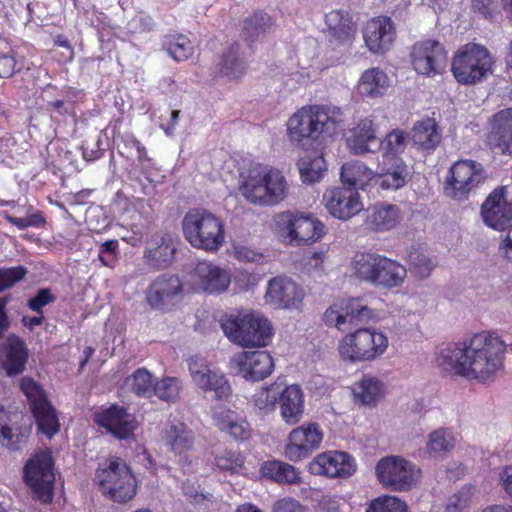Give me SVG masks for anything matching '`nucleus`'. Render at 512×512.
<instances>
[{"instance_id": "f257e3e1", "label": "nucleus", "mask_w": 512, "mask_h": 512, "mask_svg": "<svg viewBox=\"0 0 512 512\" xmlns=\"http://www.w3.org/2000/svg\"><path fill=\"white\" fill-rule=\"evenodd\" d=\"M506 345L498 336L485 332L462 343H449L438 354L445 372L485 383L503 368Z\"/></svg>"}, {"instance_id": "f03ea898", "label": "nucleus", "mask_w": 512, "mask_h": 512, "mask_svg": "<svg viewBox=\"0 0 512 512\" xmlns=\"http://www.w3.org/2000/svg\"><path fill=\"white\" fill-rule=\"evenodd\" d=\"M344 124V112L332 104L305 105L294 112L287 121L289 141L304 148L324 139L332 137Z\"/></svg>"}, {"instance_id": "7ed1b4c3", "label": "nucleus", "mask_w": 512, "mask_h": 512, "mask_svg": "<svg viewBox=\"0 0 512 512\" xmlns=\"http://www.w3.org/2000/svg\"><path fill=\"white\" fill-rule=\"evenodd\" d=\"M239 190L249 203L268 207L287 198L289 185L279 169L257 163L241 173Z\"/></svg>"}, {"instance_id": "20e7f679", "label": "nucleus", "mask_w": 512, "mask_h": 512, "mask_svg": "<svg viewBox=\"0 0 512 512\" xmlns=\"http://www.w3.org/2000/svg\"><path fill=\"white\" fill-rule=\"evenodd\" d=\"M93 482L114 503L127 504L137 495L136 477L127 462L118 456H110L98 466Z\"/></svg>"}, {"instance_id": "39448f33", "label": "nucleus", "mask_w": 512, "mask_h": 512, "mask_svg": "<svg viewBox=\"0 0 512 512\" xmlns=\"http://www.w3.org/2000/svg\"><path fill=\"white\" fill-rule=\"evenodd\" d=\"M185 240L194 248L214 253L225 242L222 220L209 210L193 208L186 212L182 220Z\"/></svg>"}, {"instance_id": "423d86ee", "label": "nucleus", "mask_w": 512, "mask_h": 512, "mask_svg": "<svg viewBox=\"0 0 512 512\" xmlns=\"http://www.w3.org/2000/svg\"><path fill=\"white\" fill-rule=\"evenodd\" d=\"M221 328L231 342L248 348L265 347L274 335L271 322L253 312L227 317Z\"/></svg>"}, {"instance_id": "0eeeda50", "label": "nucleus", "mask_w": 512, "mask_h": 512, "mask_svg": "<svg viewBox=\"0 0 512 512\" xmlns=\"http://www.w3.org/2000/svg\"><path fill=\"white\" fill-rule=\"evenodd\" d=\"M493 63V57L485 46L467 43L454 54L451 72L459 84L474 86L492 73Z\"/></svg>"}, {"instance_id": "6e6552de", "label": "nucleus", "mask_w": 512, "mask_h": 512, "mask_svg": "<svg viewBox=\"0 0 512 512\" xmlns=\"http://www.w3.org/2000/svg\"><path fill=\"white\" fill-rule=\"evenodd\" d=\"M275 224L282 240L292 246H309L325 235V225L310 213L283 211L275 216Z\"/></svg>"}, {"instance_id": "1a4fd4ad", "label": "nucleus", "mask_w": 512, "mask_h": 512, "mask_svg": "<svg viewBox=\"0 0 512 512\" xmlns=\"http://www.w3.org/2000/svg\"><path fill=\"white\" fill-rule=\"evenodd\" d=\"M55 461L51 450L35 452L23 468V480L30 489L33 499L50 504L54 498Z\"/></svg>"}, {"instance_id": "9d476101", "label": "nucleus", "mask_w": 512, "mask_h": 512, "mask_svg": "<svg viewBox=\"0 0 512 512\" xmlns=\"http://www.w3.org/2000/svg\"><path fill=\"white\" fill-rule=\"evenodd\" d=\"M387 336L374 329L359 328L346 334L339 343L340 356L350 362L373 361L387 350Z\"/></svg>"}, {"instance_id": "9b49d317", "label": "nucleus", "mask_w": 512, "mask_h": 512, "mask_svg": "<svg viewBox=\"0 0 512 512\" xmlns=\"http://www.w3.org/2000/svg\"><path fill=\"white\" fill-rule=\"evenodd\" d=\"M485 173L480 163L470 159L458 160L449 169L444 189L454 200L468 199L480 184L485 181Z\"/></svg>"}, {"instance_id": "f8f14e48", "label": "nucleus", "mask_w": 512, "mask_h": 512, "mask_svg": "<svg viewBox=\"0 0 512 512\" xmlns=\"http://www.w3.org/2000/svg\"><path fill=\"white\" fill-rule=\"evenodd\" d=\"M188 370L192 382L213 401L229 402L232 397V386L226 375L217 369H211L203 360L190 358Z\"/></svg>"}, {"instance_id": "ddd939ff", "label": "nucleus", "mask_w": 512, "mask_h": 512, "mask_svg": "<svg viewBox=\"0 0 512 512\" xmlns=\"http://www.w3.org/2000/svg\"><path fill=\"white\" fill-rule=\"evenodd\" d=\"M409 56L415 72L425 77L442 74L448 62L445 46L430 38L416 41L410 49Z\"/></svg>"}, {"instance_id": "4468645a", "label": "nucleus", "mask_w": 512, "mask_h": 512, "mask_svg": "<svg viewBox=\"0 0 512 512\" xmlns=\"http://www.w3.org/2000/svg\"><path fill=\"white\" fill-rule=\"evenodd\" d=\"M375 470L384 487L398 492L410 490L420 475V470L415 465L398 456L382 458Z\"/></svg>"}, {"instance_id": "2eb2a0df", "label": "nucleus", "mask_w": 512, "mask_h": 512, "mask_svg": "<svg viewBox=\"0 0 512 512\" xmlns=\"http://www.w3.org/2000/svg\"><path fill=\"white\" fill-rule=\"evenodd\" d=\"M377 319V312L364 304L360 298L343 299L335 302L323 315L326 325L335 326L339 330L343 329L345 323L357 326Z\"/></svg>"}, {"instance_id": "dca6fc26", "label": "nucleus", "mask_w": 512, "mask_h": 512, "mask_svg": "<svg viewBox=\"0 0 512 512\" xmlns=\"http://www.w3.org/2000/svg\"><path fill=\"white\" fill-rule=\"evenodd\" d=\"M323 438L324 432L318 423L302 424L288 434L284 455L292 462L306 459L321 447Z\"/></svg>"}, {"instance_id": "f3484780", "label": "nucleus", "mask_w": 512, "mask_h": 512, "mask_svg": "<svg viewBox=\"0 0 512 512\" xmlns=\"http://www.w3.org/2000/svg\"><path fill=\"white\" fill-rule=\"evenodd\" d=\"M305 295L303 287L292 278L278 275L268 281L265 301L276 309L299 310Z\"/></svg>"}, {"instance_id": "a211bd4d", "label": "nucleus", "mask_w": 512, "mask_h": 512, "mask_svg": "<svg viewBox=\"0 0 512 512\" xmlns=\"http://www.w3.org/2000/svg\"><path fill=\"white\" fill-rule=\"evenodd\" d=\"M274 366L273 357L262 350L238 352L230 360V368L235 374L252 382L269 377Z\"/></svg>"}, {"instance_id": "6ab92c4d", "label": "nucleus", "mask_w": 512, "mask_h": 512, "mask_svg": "<svg viewBox=\"0 0 512 512\" xmlns=\"http://www.w3.org/2000/svg\"><path fill=\"white\" fill-rule=\"evenodd\" d=\"M93 421L118 440L132 438L135 430L138 428L135 416L128 413L125 407L118 404L100 407L93 413Z\"/></svg>"}, {"instance_id": "aec40b11", "label": "nucleus", "mask_w": 512, "mask_h": 512, "mask_svg": "<svg viewBox=\"0 0 512 512\" xmlns=\"http://www.w3.org/2000/svg\"><path fill=\"white\" fill-rule=\"evenodd\" d=\"M322 201L328 213L339 220H348L363 209L359 192L348 186L326 189Z\"/></svg>"}, {"instance_id": "412c9836", "label": "nucleus", "mask_w": 512, "mask_h": 512, "mask_svg": "<svg viewBox=\"0 0 512 512\" xmlns=\"http://www.w3.org/2000/svg\"><path fill=\"white\" fill-rule=\"evenodd\" d=\"M507 187L494 189L481 206L484 223L498 231L512 227V201L506 197Z\"/></svg>"}, {"instance_id": "4be33fe9", "label": "nucleus", "mask_w": 512, "mask_h": 512, "mask_svg": "<svg viewBox=\"0 0 512 512\" xmlns=\"http://www.w3.org/2000/svg\"><path fill=\"white\" fill-rule=\"evenodd\" d=\"M182 293L183 283L179 276L162 274L148 286L146 301L152 309L167 312L174 305V299Z\"/></svg>"}, {"instance_id": "5701e85b", "label": "nucleus", "mask_w": 512, "mask_h": 512, "mask_svg": "<svg viewBox=\"0 0 512 512\" xmlns=\"http://www.w3.org/2000/svg\"><path fill=\"white\" fill-rule=\"evenodd\" d=\"M193 281L197 290L210 295L224 293L231 284L228 270L209 261H199L193 271Z\"/></svg>"}, {"instance_id": "b1692460", "label": "nucleus", "mask_w": 512, "mask_h": 512, "mask_svg": "<svg viewBox=\"0 0 512 512\" xmlns=\"http://www.w3.org/2000/svg\"><path fill=\"white\" fill-rule=\"evenodd\" d=\"M363 38L370 52L385 54L396 38V28L392 19L382 15L371 18L364 27Z\"/></svg>"}, {"instance_id": "393cba45", "label": "nucleus", "mask_w": 512, "mask_h": 512, "mask_svg": "<svg viewBox=\"0 0 512 512\" xmlns=\"http://www.w3.org/2000/svg\"><path fill=\"white\" fill-rule=\"evenodd\" d=\"M308 471L313 475L329 478L348 477L355 471L353 459L348 453L326 451L318 454L309 464Z\"/></svg>"}, {"instance_id": "a878e982", "label": "nucleus", "mask_w": 512, "mask_h": 512, "mask_svg": "<svg viewBox=\"0 0 512 512\" xmlns=\"http://www.w3.org/2000/svg\"><path fill=\"white\" fill-rule=\"evenodd\" d=\"M29 359V349L23 338L10 333L0 342V365L8 376L23 373Z\"/></svg>"}, {"instance_id": "bb28decb", "label": "nucleus", "mask_w": 512, "mask_h": 512, "mask_svg": "<svg viewBox=\"0 0 512 512\" xmlns=\"http://www.w3.org/2000/svg\"><path fill=\"white\" fill-rule=\"evenodd\" d=\"M411 179L408 165L403 159H381L375 172V186L382 190H399Z\"/></svg>"}, {"instance_id": "cd10ccee", "label": "nucleus", "mask_w": 512, "mask_h": 512, "mask_svg": "<svg viewBox=\"0 0 512 512\" xmlns=\"http://www.w3.org/2000/svg\"><path fill=\"white\" fill-rule=\"evenodd\" d=\"M328 28V41L331 45L350 46L356 38L357 28L349 11L335 9L325 15Z\"/></svg>"}, {"instance_id": "c85d7f7f", "label": "nucleus", "mask_w": 512, "mask_h": 512, "mask_svg": "<svg viewBox=\"0 0 512 512\" xmlns=\"http://www.w3.org/2000/svg\"><path fill=\"white\" fill-rule=\"evenodd\" d=\"M487 143L493 150L512 155V108L501 110L492 116Z\"/></svg>"}, {"instance_id": "c756f323", "label": "nucleus", "mask_w": 512, "mask_h": 512, "mask_svg": "<svg viewBox=\"0 0 512 512\" xmlns=\"http://www.w3.org/2000/svg\"><path fill=\"white\" fill-rule=\"evenodd\" d=\"M379 139L376 135V127L372 119L366 117L360 119L357 124L350 129L347 137V146L353 154L361 155L368 152H374V147H378Z\"/></svg>"}, {"instance_id": "7c9ffc66", "label": "nucleus", "mask_w": 512, "mask_h": 512, "mask_svg": "<svg viewBox=\"0 0 512 512\" xmlns=\"http://www.w3.org/2000/svg\"><path fill=\"white\" fill-rule=\"evenodd\" d=\"M278 403L286 424L295 425L300 422L304 413V394L299 385H288L280 391Z\"/></svg>"}, {"instance_id": "2f4dec72", "label": "nucleus", "mask_w": 512, "mask_h": 512, "mask_svg": "<svg viewBox=\"0 0 512 512\" xmlns=\"http://www.w3.org/2000/svg\"><path fill=\"white\" fill-rule=\"evenodd\" d=\"M411 140L418 150L431 153L441 143V129L434 118L418 120L411 129Z\"/></svg>"}, {"instance_id": "473e14b6", "label": "nucleus", "mask_w": 512, "mask_h": 512, "mask_svg": "<svg viewBox=\"0 0 512 512\" xmlns=\"http://www.w3.org/2000/svg\"><path fill=\"white\" fill-rule=\"evenodd\" d=\"M155 247L146 248L144 258L148 266L154 269L169 267L175 258L176 247L171 235L163 234L153 238Z\"/></svg>"}, {"instance_id": "72a5a7b5", "label": "nucleus", "mask_w": 512, "mask_h": 512, "mask_svg": "<svg viewBox=\"0 0 512 512\" xmlns=\"http://www.w3.org/2000/svg\"><path fill=\"white\" fill-rule=\"evenodd\" d=\"M261 476L279 485H298L302 483L301 472L293 465L272 459L260 465Z\"/></svg>"}, {"instance_id": "f704fd0d", "label": "nucleus", "mask_w": 512, "mask_h": 512, "mask_svg": "<svg viewBox=\"0 0 512 512\" xmlns=\"http://www.w3.org/2000/svg\"><path fill=\"white\" fill-rule=\"evenodd\" d=\"M401 220V210L397 205L380 204L372 209L365 224L372 231L384 232L394 229Z\"/></svg>"}, {"instance_id": "c9c22d12", "label": "nucleus", "mask_w": 512, "mask_h": 512, "mask_svg": "<svg viewBox=\"0 0 512 512\" xmlns=\"http://www.w3.org/2000/svg\"><path fill=\"white\" fill-rule=\"evenodd\" d=\"M340 179L343 184L358 191L369 185L375 186V171L361 161L352 160L342 165Z\"/></svg>"}, {"instance_id": "e433bc0d", "label": "nucleus", "mask_w": 512, "mask_h": 512, "mask_svg": "<svg viewBox=\"0 0 512 512\" xmlns=\"http://www.w3.org/2000/svg\"><path fill=\"white\" fill-rule=\"evenodd\" d=\"M164 441L175 455L181 456L192 450L195 436L185 423L177 422L166 428Z\"/></svg>"}, {"instance_id": "4c0bfd02", "label": "nucleus", "mask_w": 512, "mask_h": 512, "mask_svg": "<svg viewBox=\"0 0 512 512\" xmlns=\"http://www.w3.org/2000/svg\"><path fill=\"white\" fill-rule=\"evenodd\" d=\"M406 277V268L385 256L380 259L373 285L383 288H394L402 284Z\"/></svg>"}, {"instance_id": "58836bf2", "label": "nucleus", "mask_w": 512, "mask_h": 512, "mask_svg": "<svg viewBox=\"0 0 512 512\" xmlns=\"http://www.w3.org/2000/svg\"><path fill=\"white\" fill-rule=\"evenodd\" d=\"M389 87L387 74L379 68L367 69L361 75L358 91L363 97L376 98L383 96Z\"/></svg>"}, {"instance_id": "ea45409f", "label": "nucleus", "mask_w": 512, "mask_h": 512, "mask_svg": "<svg viewBox=\"0 0 512 512\" xmlns=\"http://www.w3.org/2000/svg\"><path fill=\"white\" fill-rule=\"evenodd\" d=\"M37 426V432L52 439L60 431V422L56 409L51 402L31 410Z\"/></svg>"}, {"instance_id": "a19ab883", "label": "nucleus", "mask_w": 512, "mask_h": 512, "mask_svg": "<svg viewBox=\"0 0 512 512\" xmlns=\"http://www.w3.org/2000/svg\"><path fill=\"white\" fill-rule=\"evenodd\" d=\"M382 255L370 252H356L351 260L352 275L362 281L371 283L376 275Z\"/></svg>"}, {"instance_id": "79ce46f5", "label": "nucleus", "mask_w": 512, "mask_h": 512, "mask_svg": "<svg viewBox=\"0 0 512 512\" xmlns=\"http://www.w3.org/2000/svg\"><path fill=\"white\" fill-rule=\"evenodd\" d=\"M240 45L234 42L225 51L219 63V73L229 79H239L246 73L247 65L243 58L239 56Z\"/></svg>"}, {"instance_id": "37998d69", "label": "nucleus", "mask_w": 512, "mask_h": 512, "mask_svg": "<svg viewBox=\"0 0 512 512\" xmlns=\"http://www.w3.org/2000/svg\"><path fill=\"white\" fill-rule=\"evenodd\" d=\"M214 469L229 475H246L245 456L237 450L227 449L217 454L213 462Z\"/></svg>"}, {"instance_id": "c03bdc74", "label": "nucleus", "mask_w": 512, "mask_h": 512, "mask_svg": "<svg viewBox=\"0 0 512 512\" xmlns=\"http://www.w3.org/2000/svg\"><path fill=\"white\" fill-rule=\"evenodd\" d=\"M408 134L402 129H393L382 140L377 148L381 150L382 159H402L401 154L407 147Z\"/></svg>"}, {"instance_id": "a18cd8bd", "label": "nucleus", "mask_w": 512, "mask_h": 512, "mask_svg": "<svg viewBox=\"0 0 512 512\" xmlns=\"http://www.w3.org/2000/svg\"><path fill=\"white\" fill-rule=\"evenodd\" d=\"M163 49L177 62L189 59L193 54V45L190 39L177 32L164 36Z\"/></svg>"}, {"instance_id": "49530a36", "label": "nucleus", "mask_w": 512, "mask_h": 512, "mask_svg": "<svg viewBox=\"0 0 512 512\" xmlns=\"http://www.w3.org/2000/svg\"><path fill=\"white\" fill-rule=\"evenodd\" d=\"M273 26L272 18L263 11H254L243 22V37L253 43L259 36L268 32Z\"/></svg>"}, {"instance_id": "de8ad7c7", "label": "nucleus", "mask_w": 512, "mask_h": 512, "mask_svg": "<svg viewBox=\"0 0 512 512\" xmlns=\"http://www.w3.org/2000/svg\"><path fill=\"white\" fill-rule=\"evenodd\" d=\"M353 391L362 404L374 405L383 396V385L375 377L364 376L355 384Z\"/></svg>"}, {"instance_id": "09e8293b", "label": "nucleus", "mask_w": 512, "mask_h": 512, "mask_svg": "<svg viewBox=\"0 0 512 512\" xmlns=\"http://www.w3.org/2000/svg\"><path fill=\"white\" fill-rule=\"evenodd\" d=\"M301 180L304 183H316L323 178L326 171L325 160L322 156L302 158L297 163Z\"/></svg>"}, {"instance_id": "8fccbe9b", "label": "nucleus", "mask_w": 512, "mask_h": 512, "mask_svg": "<svg viewBox=\"0 0 512 512\" xmlns=\"http://www.w3.org/2000/svg\"><path fill=\"white\" fill-rule=\"evenodd\" d=\"M20 389L27 398L30 411L37 406L50 402L43 387L31 377L21 379Z\"/></svg>"}, {"instance_id": "3c124183", "label": "nucleus", "mask_w": 512, "mask_h": 512, "mask_svg": "<svg viewBox=\"0 0 512 512\" xmlns=\"http://www.w3.org/2000/svg\"><path fill=\"white\" fill-rule=\"evenodd\" d=\"M127 383L131 390L140 397H151L153 395V377L145 368H138L127 378Z\"/></svg>"}, {"instance_id": "603ef678", "label": "nucleus", "mask_w": 512, "mask_h": 512, "mask_svg": "<svg viewBox=\"0 0 512 512\" xmlns=\"http://www.w3.org/2000/svg\"><path fill=\"white\" fill-rule=\"evenodd\" d=\"M455 444L452 433L445 428H439L429 435L427 450L432 456L450 451Z\"/></svg>"}, {"instance_id": "864d4df0", "label": "nucleus", "mask_w": 512, "mask_h": 512, "mask_svg": "<svg viewBox=\"0 0 512 512\" xmlns=\"http://www.w3.org/2000/svg\"><path fill=\"white\" fill-rule=\"evenodd\" d=\"M181 388L182 383L179 378L165 377L154 383L153 395L168 403L176 402L180 397Z\"/></svg>"}, {"instance_id": "5fc2aeb1", "label": "nucleus", "mask_w": 512, "mask_h": 512, "mask_svg": "<svg viewBox=\"0 0 512 512\" xmlns=\"http://www.w3.org/2000/svg\"><path fill=\"white\" fill-rule=\"evenodd\" d=\"M366 512H409L405 501L395 496L382 495L373 499Z\"/></svg>"}, {"instance_id": "6e6d98bb", "label": "nucleus", "mask_w": 512, "mask_h": 512, "mask_svg": "<svg viewBox=\"0 0 512 512\" xmlns=\"http://www.w3.org/2000/svg\"><path fill=\"white\" fill-rule=\"evenodd\" d=\"M280 386L276 383L262 387L254 396L255 406L260 410L271 411L279 400Z\"/></svg>"}, {"instance_id": "4d7b16f0", "label": "nucleus", "mask_w": 512, "mask_h": 512, "mask_svg": "<svg viewBox=\"0 0 512 512\" xmlns=\"http://www.w3.org/2000/svg\"><path fill=\"white\" fill-rule=\"evenodd\" d=\"M27 272V269L22 265L0 268V293L23 280Z\"/></svg>"}, {"instance_id": "13d9d810", "label": "nucleus", "mask_w": 512, "mask_h": 512, "mask_svg": "<svg viewBox=\"0 0 512 512\" xmlns=\"http://www.w3.org/2000/svg\"><path fill=\"white\" fill-rule=\"evenodd\" d=\"M238 414L224 405H215L211 408V417L214 425L222 432L237 418Z\"/></svg>"}, {"instance_id": "bf43d9fd", "label": "nucleus", "mask_w": 512, "mask_h": 512, "mask_svg": "<svg viewBox=\"0 0 512 512\" xmlns=\"http://www.w3.org/2000/svg\"><path fill=\"white\" fill-rule=\"evenodd\" d=\"M6 220L20 230L29 227H43L46 224V219L40 211H35L25 218L6 215Z\"/></svg>"}, {"instance_id": "052dcab7", "label": "nucleus", "mask_w": 512, "mask_h": 512, "mask_svg": "<svg viewBox=\"0 0 512 512\" xmlns=\"http://www.w3.org/2000/svg\"><path fill=\"white\" fill-rule=\"evenodd\" d=\"M472 10L485 19H492L501 12L499 0H471Z\"/></svg>"}, {"instance_id": "680f3d73", "label": "nucleus", "mask_w": 512, "mask_h": 512, "mask_svg": "<svg viewBox=\"0 0 512 512\" xmlns=\"http://www.w3.org/2000/svg\"><path fill=\"white\" fill-rule=\"evenodd\" d=\"M55 300L56 296L49 288H41L34 297L28 300L27 306L37 314H43V307L55 302Z\"/></svg>"}, {"instance_id": "e2e57ef3", "label": "nucleus", "mask_w": 512, "mask_h": 512, "mask_svg": "<svg viewBox=\"0 0 512 512\" xmlns=\"http://www.w3.org/2000/svg\"><path fill=\"white\" fill-rule=\"evenodd\" d=\"M410 265L415 269L416 273L420 277L429 276L433 269V264L429 258H427L421 252L415 250L411 251L408 255Z\"/></svg>"}, {"instance_id": "0e129e2a", "label": "nucleus", "mask_w": 512, "mask_h": 512, "mask_svg": "<svg viewBox=\"0 0 512 512\" xmlns=\"http://www.w3.org/2000/svg\"><path fill=\"white\" fill-rule=\"evenodd\" d=\"M225 433H228L236 440L245 441L251 437V427L248 421L244 418L237 416L235 421H233L225 430Z\"/></svg>"}, {"instance_id": "69168bd1", "label": "nucleus", "mask_w": 512, "mask_h": 512, "mask_svg": "<svg viewBox=\"0 0 512 512\" xmlns=\"http://www.w3.org/2000/svg\"><path fill=\"white\" fill-rule=\"evenodd\" d=\"M20 71L21 66L17 65V61L13 53L0 54V78H11L15 73Z\"/></svg>"}, {"instance_id": "338daca9", "label": "nucleus", "mask_w": 512, "mask_h": 512, "mask_svg": "<svg viewBox=\"0 0 512 512\" xmlns=\"http://www.w3.org/2000/svg\"><path fill=\"white\" fill-rule=\"evenodd\" d=\"M129 27L134 33H147L152 31L154 20L150 15L140 12L131 19Z\"/></svg>"}, {"instance_id": "774afa93", "label": "nucleus", "mask_w": 512, "mask_h": 512, "mask_svg": "<svg viewBox=\"0 0 512 512\" xmlns=\"http://www.w3.org/2000/svg\"><path fill=\"white\" fill-rule=\"evenodd\" d=\"M272 512H307V508L292 497H284L273 504Z\"/></svg>"}]
</instances>
